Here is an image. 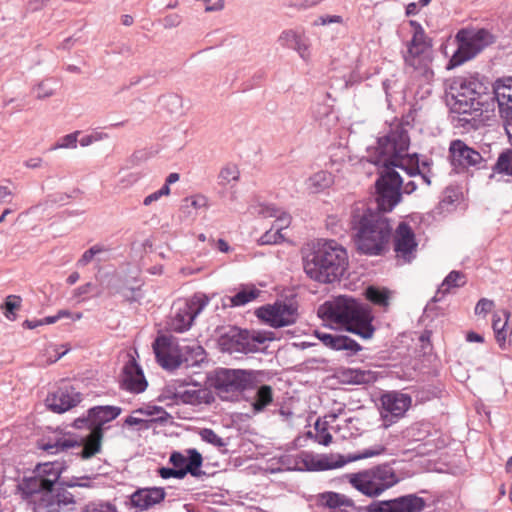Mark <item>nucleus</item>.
I'll list each match as a JSON object with an SVG mask.
<instances>
[{"label": "nucleus", "instance_id": "nucleus-53", "mask_svg": "<svg viewBox=\"0 0 512 512\" xmlns=\"http://www.w3.org/2000/svg\"><path fill=\"white\" fill-rule=\"evenodd\" d=\"M290 48L296 50L302 58L305 57V53L308 50V45L306 44L305 40L301 35H297V39L293 40L291 43Z\"/></svg>", "mask_w": 512, "mask_h": 512}, {"label": "nucleus", "instance_id": "nucleus-43", "mask_svg": "<svg viewBox=\"0 0 512 512\" xmlns=\"http://www.w3.org/2000/svg\"><path fill=\"white\" fill-rule=\"evenodd\" d=\"M199 435L201 439L215 447H224L226 445V442L224 439L219 437L212 429L210 428H203L200 430Z\"/></svg>", "mask_w": 512, "mask_h": 512}, {"label": "nucleus", "instance_id": "nucleus-11", "mask_svg": "<svg viewBox=\"0 0 512 512\" xmlns=\"http://www.w3.org/2000/svg\"><path fill=\"white\" fill-rule=\"evenodd\" d=\"M455 39L458 48L448 62V69L455 68L474 58L494 42V36L486 29H479L476 32L462 29L457 32Z\"/></svg>", "mask_w": 512, "mask_h": 512}, {"label": "nucleus", "instance_id": "nucleus-61", "mask_svg": "<svg viewBox=\"0 0 512 512\" xmlns=\"http://www.w3.org/2000/svg\"><path fill=\"white\" fill-rule=\"evenodd\" d=\"M419 13V5L416 2H411L406 5L405 15L407 17L415 16Z\"/></svg>", "mask_w": 512, "mask_h": 512}, {"label": "nucleus", "instance_id": "nucleus-9", "mask_svg": "<svg viewBox=\"0 0 512 512\" xmlns=\"http://www.w3.org/2000/svg\"><path fill=\"white\" fill-rule=\"evenodd\" d=\"M272 340V332L249 331L231 326L219 336L218 345L223 352L249 354L259 352L260 344Z\"/></svg>", "mask_w": 512, "mask_h": 512}, {"label": "nucleus", "instance_id": "nucleus-50", "mask_svg": "<svg viewBox=\"0 0 512 512\" xmlns=\"http://www.w3.org/2000/svg\"><path fill=\"white\" fill-rule=\"evenodd\" d=\"M90 478L88 476L84 477H72L71 479H61L59 481L60 486H64L66 488H73V487H89L88 482H81V480H89Z\"/></svg>", "mask_w": 512, "mask_h": 512}, {"label": "nucleus", "instance_id": "nucleus-58", "mask_svg": "<svg viewBox=\"0 0 512 512\" xmlns=\"http://www.w3.org/2000/svg\"><path fill=\"white\" fill-rule=\"evenodd\" d=\"M94 288H95V285L91 282H88V283L76 288L74 290V296L77 298H80L83 295H86V294H89L90 292H92Z\"/></svg>", "mask_w": 512, "mask_h": 512}, {"label": "nucleus", "instance_id": "nucleus-17", "mask_svg": "<svg viewBox=\"0 0 512 512\" xmlns=\"http://www.w3.org/2000/svg\"><path fill=\"white\" fill-rule=\"evenodd\" d=\"M394 251L398 259L410 263L416 257L418 243L411 226L406 222H400L394 234Z\"/></svg>", "mask_w": 512, "mask_h": 512}, {"label": "nucleus", "instance_id": "nucleus-1", "mask_svg": "<svg viewBox=\"0 0 512 512\" xmlns=\"http://www.w3.org/2000/svg\"><path fill=\"white\" fill-rule=\"evenodd\" d=\"M403 179L395 169H383L375 181L376 209L366 202L351 205L347 226L358 253L368 256L382 255L390 240L392 226L384 216L402 200Z\"/></svg>", "mask_w": 512, "mask_h": 512}, {"label": "nucleus", "instance_id": "nucleus-62", "mask_svg": "<svg viewBox=\"0 0 512 512\" xmlns=\"http://www.w3.org/2000/svg\"><path fill=\"white\" fill-rule=\"evenodd\" d=\"M162 196L159 194L158 191H155L151 193L150 195L146 196L143 200V204L145 206L151 205L153 202L159 200Z\"/></svg>", "mask_w": 512, "mask_h": 512}, {"label": "nucleus", "instance_id": "nucleus-22", "mask_svg": "<svg viewBox=\"0 0 512 512\" xmlns=\"http://www.w3.org/2000/svg\"><path fill=\"white\" fill-rule=\"evenodd\" d=\"M148 382L144 372L134 358L126 362L122 369L120 387L128 392L139 394L146 390Z\"/></svg>", "mask_w": 512, "mask_h": 512}, {"label": "nucleus", "instance_id": "nucleus-57", "mask_svg": "<svg viewBox=\"0 0 512 512\" xmlns=\"http://www.w3.org/2000/svg\"><path fill=\"white\" fill-rule=\"evenodd\" d=\"M297 35L298 33L293 30H286L281 33L279 40L283 43V45L290 48L293 40L297 39Z\"/></svg>", "mask_w": 512, "mask_h": 512}, {"label": "nucleus", "instance_id": "nucleus-7", "mask_svg": "<svg viewBox=\"0 0 512 512\" xmlns=\"http://www.w3.org/2000/svg\"><path fill=\"white\" fill-rule=\"evenodd\" d=\"M350 485L369 498H376L399 482V478L388 464H379L369 469L347 475Z\"/></svg>", "mask_w": 512, "mask_h": 512}, {"label": "nucleus", "instance_id": "nucleus-56", "mask_svg": "<svg viewBox=\"0 0 512 512\" xmlns=\"http://www.w3.org/2000/svg\"><path fill=\"white\" fill-rule=\"evenodd\" d=\"M73 427L76 429L88 428L93 433L92 418L89 414L86 417H79L74 420Z\"/></svg>", "mask_w": 512, "mask_h": 512}, {"label": "nucleus", "instance_id": "nucleus-12", "mask_svg": "<svg viewBox=\"0 0 512 512\" xmlns=\"http://www.w3.org/2000/svg\"><path fill=\"white\" fill-rule=\"evenodd\" d=\"M164 400H171L173 404H189L193 406L211 404L215 397L207 387L198 383H188L182 380L169 382L162 391Z\"/></svg>", "mask_w": 512, "mask_h": 512}, {"label": "nucleus", "instance_id": "nucleus-64", "mask_svg": "<svg viewBox=\"0 0 512 512\" xmlns=\"http://www.w3.org/2000/svg\"><path fill=\"white\" fill-rule=\"evenodd\" d=\"M466 340L468 342H479V343L484 342L483 336L474 331H470L467 333Z\"/></svg>", "mask_w": 512, "mask_h": 512}, {"label": "nucleus", "instance_id": "nucleus-46", "mask_svg": "<svg viewBox=\"0 0 512 512\" xmlns=\"http://www.w3.org/2000/svg\"><path fill=\"white\" fill-rule=\"evenodd\" d=\"M106 251V249L101 246V245H94L92 246L91 248H89L88 250H86L83 255L81 256V258L78 260L77 262V265L78 266H86L87 264H89L93 258Z\"/></svg>", "mask_w": 512, "mask_h": 512}, {"label": "nucleus", "instance_id": "nucleus-20", "mask_svg": "<svg viewBox=\"0 0 512 512\" xmlns=\"http://www.w3.org/2000/svg\"><path fill=\"white\" fill-rule=\"evenodd\" d=\"M315 336L325 347L341 351L346 357L355 356L363 349L362 345L348 335L315 331Z\"/></svg>", "mask_w": 512, "mask_h": 512}, {"label": "nucleus", "instance_id": "nucleus-45", "mask_svg": "<svg viewBox=\"0 0 512 512\" xmlns=\"http://www.w3.org/2000/svg\"><path fill=\"white\" fill-rule=\"evenodd\" d=\"M166 420V418L164 417H159L158 419H149V420H146V419H141V418H137V417H134V416H128L125 421H124V424L127 425V426H137V425H140V429H149L152 425V423H155V422H164Z\"/></svg>", "mask_w": 512, "mask_h": 512}, {"label": "nucleus", "instance_id": "nucleus-18", "mask_svg": "<svg viewBox=\"0 0 512 512\" xmlns=\"http://www.w3.org/2000/svg\"><path fill=\"white\" fill-rule=\"evenodd\" d=\"M449 157L452 166L457 170H466L469 167H479L484 161L482 155L464 141L456 139L449 146Z\"/></svg>", "mask_w": 512, "mask_h": 512}, {"label": "nucleus", "instance_id": "nucleus-44", "mask_svg": "<svg viewBox=\"0 0 512 512\" xmlns=\"http://www.w3.org/2000/svg\"><path fill=\"white\" fill-rule=\"evenodd\" d=\"M21 306V297L17 295H10L6 298L5 301V316L9 320H15L16 315L14 313L15 310L19 309Z\"/></svg>", "mask_w": 512, "mask_h": 512}, {"label": "nucleus", "instance_id": "nucleus-13", "mask_svg": "<svg viewBox=\"0 0 512 512\" xmlns=\"http://www.w3.org/2000/svg\"><path fill=\"white\" fill-rule=\"evenodd\" d=\"M208 303L209 297L203 293H196L188 300L175 303V311L169 323L170 329L177 333L189 330Z\"/></svg>", "mask_w": 512, "mask_h": 512}, {"label": "nucleus", "instance_id": "nucleus-29", "mask_svg": "<svg viewBox=\"0 0 512 512\" xmlns=\"http://www.w3.org/2000/svg\"><path fill=\"white\" fill-rule=\"evenodd\" d=\"M391 501L392 512H422L426 507L425 500L416 494L400 496Z\"/></svg>", "mask_w": 512, "mask_h": 512}, {"label": "nucleus", "instance_id": "nucleus-24", "mask_svg": "<svg viewBox=\"0 0 512 512\" xmlns=\"http://www.w3.org/2000/svg\"><path fill=\"white\" fill-rule=\"evenodd\" d=\"M386 452V447L381 444H377L371 448L364 449L362 452L354 453V454H348L346 458L343 456H339V460L336 462L330 461L328 458L320 459L317 461V463L314 466L315 470H330L342 467L346 463L358 461L361 459H367L374 456L382 455Z\"/></svg>", "mask_w": 512, "mask_h": 512}, {"label": "nucleus", "instance_id": "nucleus-16", "mask_svg": "<svg viewBox=\"0 0 512 512\" xmlns=\"http://www.w3.org/2000/svg\"><path fill=\"white\" fill-rule=\"evenodd\" d=\"M166 492L162 487L137 488L124 501V506L135 512H144L165 500Z\"/></svg>", "mask_w": 512, "mask_h": 512}, {"label": "nucleus", "instance_id": "nucleus-35", "mask_svg": "<svg viewBox=\"0 0 512 512\" xmlns=\"http://www.w3.org/2000/svg\"><path fill=\"white\" fill-rule=\"evenodd\" d=\"M273 401V390L269 385H261L254 397L252 407L254 412H262Z\"/></svg>", "mask_w": 512, "mask_h": 512}, {"label": "nucleus", "instance_id": "nucleus-25", "mask_svg": "<svg viewBox=\"0 0 512 512\" xmlns=\"http://www.w3.org/2000/svg\"><path fill=\"white\" fill-rule=\"evenodd\" d=\"M171 339L167 336H158L153 343V351L159 365L167 370H173L180 367L183 362L182 356L172 355L170 353Z\"/></svg>", "mask_w": 512, "mask_h": 512}, {"label": "nucleus", "instance_id": "nucleus-51", "mask_svg": "<svg viewBox=\"0 0 512 512\" xmlns=\"http://www.w3.org/2000/svg\"><path fill=\"white\" fill-rule=\"evenodd\" d=\"M315 429L320 431L319 435H316V441L324 446H328L332 442V435L327 431L325 427L320 429V421L317 420L315 423Z\"/></svg>", "mask_w": 512, "mask_h": 512}, {"label": "nucleus", "instance_id": "nucleus-63", "mask_svg": "<svg viewBox=\"0 0 512 512\" xmlns=\"http://www.w3.org/2000/svg\"><path fill=\"white\" fill-rule=\"evenodd\" d=\"M417 189V185L414 181H409L407 182L406 184H402V188H401V191H402V194L405 193V194H412L414 191H416Z\"/></svg>", "mask_w": 512, "mask_h": 512}, {"label": "nucleus", "instance_id": "nucleus-28", "mask_svg": "<svg viewBox=\"0 0 512 512\" xmlns=\"http://www.w3.org/2000/svg\"><path fill=\"white\" fill-rule=\"evenodd\" d=\"M316 503L319 507L328 508L331 510L340 507H351L353 510L356 508V504L351 498L344 494L333 491H327L318 494Z\"/></svg>", "mask_w": 512, "mask_h": 512}, {"label": "nucleus", "instance_id": "nucleus-19", "mask_svg": "<svg viewBox=\"0 0 512 512\" xmlns=\"http://www.w3.org/2000/svg\"><path fill=\"white\" fill-rule=\"evenodd\" d=\"M81 400V393L71 386H65L49 393L45 399V405L50 411L61 414L77 406Z\"/></svg>", "mask_w": 512, "mask_h": 512}, {"label": "nucleus", "instance_id": "nucleus-5", "mask_svg": "<svg viewBox=\"0 0 512 512\" xmlns=\"http://www.w3.org/2000/svg\"><path fill=\"white\" fill-rule=\"evenodd\" d=\"M348 267V253L335 240L318 241L303 257L306 275L316 282L330 284L339 281Z\"/></svg>", "mask_w": 512, "mask_h": 512}, {"label": "nucleus", "instance_id": "nucleus-59", "mask_svg": "<svg viewBox=\"0 0 512 512\" xmlns=\"http://www.w3.org/2000/svg\"><path fill=\"white\" fill-rule=\"evenodd\" d=\"M89 512H118V510L111 503H100L95 505Z\"/></svg>", "mask_w": 512, "mask_h": 512}, {"label": "nucleus", "instance_id": "nucleus-10", "mask_svg": "<svg viewBox=\"0 0 512 512\" xmlns=\"http://www.w3.org/2000/svg\"><path fill=\"white\" fill-rule=\"evenodd\" d=\"M409 25L413 28L414 33L404 56L405 64L418 71L425 79H430L433 76V71L430 68L432 63V41L427 37L418 21L410 20Z\"/></svg>", "mask_w": 512, "mask_h": 512}, {"label": "nucleus", "instance_id": "nucleus-2", "mask_svg": "<svg viewBox=\"0 0 512 512\" xmlns=\"http://www.w3.org/2000/svg\"><path fill=\"white\" fill-rule=\"evenodd\" d=\"M445 87L451 123L455 128L466 131L478 129L483 121L484 106L490 99H496L503 119H512V77L497 79L492 93L475 77H453L446 81Z\"/></svg>", "mask_w": 512, "mask_h": 512}, {"label": "nucleus", "instance_id": "nucleus-32", "mask_svg": "<svg viewBox=\"0 0 512 512\" xmlns=\"http://www.w3.org/2000/svg\"><path fill=\"white\" fill-rule=\"evenodd\" d=\"M397 165H391L392 169L400 168L404 170L409 176H416L421 173L420 159L417 153L412 155L404 154L394 161Z\"/></svg>", "mask_w": 512, "mask_h": 512}, {"label": "nucleus", "instance_id": "nucleus-36", "mask_svg": "<svg viewBox=\"0 0 512 512\" xmlns=\"http://www.w3.org/2000/svg\"><path fill=\"white\" fill-rule=\"evenodd\" d=\"M308 184L313 193H318L332 184V174L327 171H319L308 179Z\"/></svg>", "mask_w": 512, "mask_h": 512}, {"label": "nucleus", "instance_id": "nucleus-26", "mask_svg": "<svg viewBox=\"0 0 512 512\" xmlns=\"http://www.w3.org/2000/svg\"><path fill=\"white\" fill-rule=\"evenodd\" d=\"M187 456L183 455L179 451H173L169 457V463L172 464L173 467L177 469H186L191 464L192 459L195 460L196 468L193 472H188L193 477L200 478L205 475V472L201 470L203 464V457L201 453L195 448L187 449Z\"/></svg>", "mask_w": 512, "mask_h": 512}, {"label": "nucleus", "instance_id": "nucleus-8", "mask_svg": "<svg viewBox=\"0 0 512 512\" xmlns=\"http://www.w3.org/2000/svg\"><path fill=\"white\" fill-rule=\"evenodd\" d=\"M207 383L223 400L237 397L256 384L253 371L218 367L207 374Z\"/></svg>", "mask_w": 512, "mask_h": 512}, {"label": "nucleus", "instance_id": "nucleus-37", "mask_svg": "<svg viewBox=\"0 0 512 512\" xmlns=\"http://www.w3.org/2000/svg\"><path fill=\"white\" fill-rule=\"evenodd\" d=\"M190 464L191 465L189 467H186V469H177L175 467H160L158 469V474L163 479H183L188 474V472L195 471L194 469L197 467L194 459H192Z\"/></svg>", "mask_w": 512, "mask_h": 512}, {"label": "nucleus", "instance_id": "nucleus-14", "mask_svg": "<svg viewBox=\"0 0 512 512\" xmlns=\"http://www.w3.org/2000/svg\"><path fill=\"white\" fill-rule=\"evenodd\" d=\"M255 314L260 320L274 328L294 324L297 320V308L286 303L262 306L255 311Z\"/></svg>", "mask_w": 512, "mask_h": 512}, {"label": "nucleus", "instance_id": "nucleus-52", "mask_svg": "<svg viewBox=\"0 0 512 512\" xmlns=\"http://www.w3.org/2000/svg\"><path fill=\"white\" fill-rule=\"evenodd\" d=\"M494 307V302L487 298H481L475 306L476 315H486Z\"/></svg>", "mask_w": 512, "mask_h": 512}, {"label": "nucleus", "instance_id": "nucleus-34", "mask_svg": "<svg viewBox=\"0 0 512 512\" xmlns=\"http://www.w3.org/2000/svg\"><path fill=\"white\" fill-rule=\"evenodd\" d=\"M183 361L187 365H198L202 363L206 358V351L199 344L193 343L192 345H186L181 349Z\"/></svg>", "mask_w": 512, "mask_h": 512}, {"label": "nucleus", "instance_id": "nucleus-49", "mask_svg": "<svg viewBox=\"0 0 512 512\" xmlns=\"http://www.w3.org/2000/svg\"><path fill=\"white\" fill-rule=\"evenodd\" d=\"M35 91L37 92L36 93L37 99H45V98L53 96L55 93V89L49 85V80L40 82L35 87Z\"/></svg>", "mask_w": 512, "mask_h": 512}, {"label": "nucleus", "instance_id": "nucleus-54", "mask_svg": "<svg viewBox=\"0 0 512 512\" xmlns=\"http://www.w3.org/2000/svg\"><path fill=\"white\" fill-rule=\"evenodd\" d=\"M181 16L179 14H169L163 19V26L166 29L177 27L181 24Z\"/></svg>", "mask_w": 512, "mask_h": 512}, {"label": "nucleus", "instance_id": "nucleus-23", "mask_svg": "<svg viewBox=\"0 0 512 512\" xmlns=\"http://www.w3.org/2000/svg\"><path fill=\"white\" fill-rule=\"evenodd\" d=\"M74 495L67 490L66 487L58 485L54 491L52 489L49 498H45L34 507L35 512H60L62 508L68 510L72 509L75 505Z\"/></svg>", "mask_w": 512, "mask_h": 512}, {"label": "nucleus", "instance_id": "nucleus-48", "mask_svg": "<svg viewBox=\"0 0 512 512\" xmlns=\"http://www.w3.org/2000/svg\"><path fill=\"white\" fill-rule=\"evenodd\" d=\"M259 213L264 217H274L276 218V224H281L280 218L284 215H289L288 213L280 210L274 205H261Z\"/></svg>", "mask_w": 512, "mask_h": 512}, {"label": "nucleus", "instance_id": "nucleus-55", "mask_svg": "<svg viewBox=\"0 0 512 512\" xmlns=\"http://www.w3.org/2000/svg\"><path fill=\"white\" fill-rule=\"evenodd\" d=\"M343 19L339 15H325L318 17L317 20H315L314 25H327L331 23H342Z\"/></svg>", "mask_w": 512, "mask_h": 512}, {"label": "nucleus", "instance_id": "nucleus-41", "mask_svg": "<svg viewBox=\"0 0 512 512\" xmlns=\"http://www.w3.org/2000/svg\"><path fill=\"white\" fill-rule=\"evenodd\" d=\"M239 170L235 165H227L220 170L218 175V184L225 187L231 181L237 182L239 180Z\"/></svg>", "mask_w": 512, "mask_h": 512}, {"label": "nucleus", "instance_id": "nucleus-4", "mask_svg": "<svg viewBox=\"0 0 512 512\" xmlns=\"http://www.w3.org/2000/svg\"><path fill=\"white\" fill-rule=\"evenodd\" d=\"M122 409L118 406H95L89 409L92 418L93 433L88 439L65 436H48L38 442V447L49 454H56L70 448L79 449L75 454L82 459H89L101 451L103 439V425L116 419Z\"/></svg>", "mask_w": 512, "mask_h": 512}, {"label": "nucleus", "instance_id": "nucleus-3", "mask_svg": "<svg viewBox=\"0 0 512 512\" xmlns=\"http://www.w3.org/2000/svg\"><path fill=\"white\" fill-rule=\"evenodd\" d=\"M317 315L364 340L371 339L376 331L371 307L351 296L339 295L325 301L318 307Z\"/></svg>", "mask_w": 512, "mask_h": 512}, {"label": "nucleus", "instance_id": "nucleus-27", "mask_svg": "<svg viewBox=\"0 0 512 512\" xmlns=\"http://www.w3.org/2000/svg\"><path fill=\"white\" fill-rule=\"evenodd\" d=\"M66 468V461L45 462L38 464L34 473L43 480H49L51 482V489H54L55 484L59 485L61 474Z\"/></svg>", "mask_w": 512, "mask_h": 512}, {"label": "nucleus", "instance_id": "nucleus-30", "mask_svg": "<svg viewBox=\"0 0 512 512\" xmlns=\"http://www.w3.org/2000/svg\"><path fill=\"white\" fill-rule=\"evenodd\" d=\"M281 224H275L273 228H275V231L273 229H270L266 231L258 240L259 245H272V244H278L282 242L283 235L281 233L282 229L289 226L291 222L290 215H284L280 218Z\"/></svg>", "mask_w": 512, "mask_h": 512}, {"label": "nucleus", "instance_id": "nucleus-15", "mask_svg": "<svg viewBox=\"0 0 512 512\" xmlns=\"http://www.w3.org/2000/svg\"><path fill=\"white\" fill-rule=\"evenodd\" d=\"M380 401V414L386 427L402 417L411 405L409 395L397 392L382 395Z\"/></svg>", "mask_w": 512, "mask_h": 512}, {"label": "nucleus", "instance_id": "nucleus-21", "mask_svg": "<svg viewBox=\"0 0 512 512\" xmlns=\"http://www.w3.org/2000/svg\"><path fill=\"white\" fill-rule=\"evenodd\" d=\"M18 488L22 493L23 499L33 502L35 504L34 507L43 499L49 498L52 492L51 482L49 480H43L35 473L34 476L24 477L18 485Z\"/></svg>", "mask_w": 512, "mask_h": 512}, {"label": "nucleus", "instance_id": "nucleus-6", "mask_svg": "<svg viewBox=\"0 0 512 512\" xmlns=\"http://www.w3.org/2000/svg\"><path fill=\"white\" fill-rule=\"evenodd\" d=\"M409 145L408 130L402 122L395 121L377 138L375 146L367 148V161L383 169H392L391 165H396L394 161L408 151Z\"/></svg>", "mask_w": 512, "mask_h": 512}, {"label": "nucleus", "instance_id": "nucleus-42", "mask_svg": "<svg viewBox=\"0 0 512 512\" xmlns=\"http://www.w3.org/2000/svg\"><path fill=\"white\" fill-rule=\"evenodd\" d=\"M356 512H392V501L383 500V501H372L370 504L366 506H357L355 508Z\"/></svg>", "mask_w": 512, "mask_h": 512}, {"label": "nucleus", "instance_id": "nucleus-40", "mask_svg": "<svg viewBox=\"0 0 512 512\" xmlns=\"http://www.w3.org/2000/svg\"><path fill=\"white\" fill-rule=\"evenodd\" d=\"M260 294V290L252 288L249 290L243 289L237 292L234 296L230 297L231 306H242L252 300L256 299Z\"/></svg>", "mask_w": 512, "mask_h": 512}, {"label": "nucleus", "instance_id": "nucleus-60", "mask_svg": "<svg viewBox=\"0 0 512 512\" xmlns=\"http://www.w3.org/2000/svg\"><path fill=\"white\" fill-rule=\"evenodd\" d=\"M159 412H163L166 416H168V414L163 410V408L157 407V406H154L152 409L139 408L134 411V413H139V414L147 415V416H152Z\"/></svg>", "mask_w": 512, "mask_h": 512}, {"label": "nucleus", "instance_id": "nucleus-31", "mask_svg": "<svg viewBox=\"0 0 512 512\" xmlns=\"http://www.w3.org/2000/svg\"><path fill=\"white\" fill-rule=\"evenodd\" d=\"M466 284V276L461 271L453 270L451 271L443 280L441 285L439 286L436 295L442 294V296L446 295L450 292L452 288H459ZM434 297V300L438 299Z\"/></svg>", "mask_w": 512, "mask_h": 512}, {"label": "nucleus", "instance_id": "nucleus-38", "mask_svg": "<svg viewBox=\"0 0 512 512\" xmlns=\"http://www.w3.org/2000/svg\"><path fill=\"white\" fill-rule=\"evenodd\" d=\"M365 296L370 302L379 306H387L389 303V294L385 289L369 286L365 291Z\"/></svg>", "mask_w": 512, "mask_h": 512}, {"label": "nucleus", "instance_id": "nucleus-39", "mask_svg": "<svg viewBox=\"0 0 512 512\" xmlns=\"http://www.w3.org/2000/svg\"><path fill=\"white\" fill-rule=\"evenodd\" d=\"M504 315L506 317L505 321H502L500 317L496 318L494 316L493 322H492V328L495 333V338L500 347H503V345L505 344L506 339H507L506 327H507L508 317H509L510 313L507 311H504Z\"/></svg>", "mask_w": 512, "mask_h": 512}, {"label": "nucleus", "instance_id": "nucleus-33", "mask_svg": "<svg viewBox=\"0 0 512 512\" xmlns=\"http://www.w3.org/2000/svg\"><path fill=\"white\" fill-rule=\"evenodd\" d=\"M345 381L349 384H371L376 380L375 374L370 370L346 369L343 372Z\"/></svg>", "mask_w": 512, "mask_h": 512}, {"label": "nucleus", "instance_id": "nucleus-47", "mask_svg": "<svg viewBox=\"0 0 512 512\" xmlns=\"http://www.w3.org/2000/svg\"><path fill=\"white\" fill-rule=\"evenodd\" d=\"M80 134L79 131L67 134L63 137H61L57 143L52 147V149H59V148H76L77 146V137Z\"/></svg>", "mask_w": 512, "mask_h": 512}]
</instances>
